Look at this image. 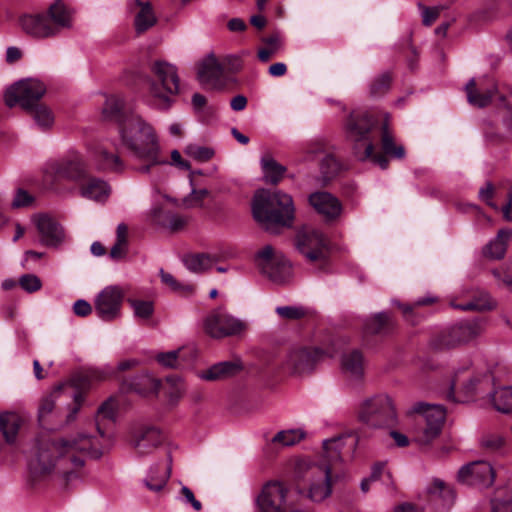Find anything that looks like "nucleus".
<instances>
[{"label":"nucleus","mask_w":512,"mask_h":512,"mask_svg":"<svg viewBox=\"0 0 512 512\" xmlns=\"http://www.w3.org/2000/svg\"><path fill=\"white\" fill-rule=\"evenodd\" d=\"M102 453L99 439L85 433L58 439L41 438L29 461V470L34 477H41L57 468L59 473L70 480L73 472L83 467L87 456L97 459Z\"/></svg>","instance_id":"nucleus-1"},{"label":"nucleus","mask_w":512,"mask_h":512,"mask_svg":"<svg viewBox=\"0 0 512 512\" xmlns=\"http://www.w3.org/2000/svg\"><path fill=\"white\" fill-rule=\"evenodd\" d=\"M356 445L351 435H339L323 441V455L319 463L305 460L297 464V475L307 489V496L313 502H322L332 494L333 487L345 481L346 473L339 467L342 461V448L346 441Z\"/></svg>","instance_id":"nucleus-2"},{"label":"nucleus","mask_w":512,"mask_h":512,"mask_svg":"<svg viewBox=\"0 0 512 512\" xmlns=\"http://www.w3.org/2000/svg\"><path fill=\"white\" fill-rule=\"evenodd\" d=\"M120 142L129 156L140 164L135 170L149 174L158 165L169 162L162 157L157 134L151 124L140 115L129 114L119 126Z\"/></svg>","instance_id":"nucleus-3"},{"label":"nucleus","mask_w":512,"mask_h":512,"mask_svg":"<svg viewBox=\"0 0 512 512\" xmlns=\"http://www.w3.org/2000/svg\"><path fill=\"white\" fill-rule=\"evenodd\" d=\"M254 219L268 232L276 233L279 227H291L295 217L292 197L281 191L258 190L253 198Z\"/></svg>","instance_id":"nucleus-4"},{"label":"nucleus","mask_w":512,"mask_h":512,"mask_svg":"<svg viewBox=\"0 0 512 512\" xmlns=\"http://www.w3.org/2000/svg\"><path fill=\"white\" fill-rule=\"evenodd\" d=\"M377 121L366 111H353L346 122L348 139L353 143V152L360 161L371 160L381 169H387L389 161L385 155L374 153L372 131Z\"/></svg>","instance_id":"nucleus-5"},{"label":"nucleus","mask_w":512,"mask_h":512,"mask_svg":"<svg viewBox=\"0 0 512 512\" xmlns=\"http://www.w3.org/2000/svg\"><path fill=\"white\" fill-rule=\"evenodd\" d=\"M150 70L153 79L150 81V95L153 105L158 109L166 110L172 104L171 96L179 92L180 79L175 65L156 60L151 63Z\"/></svg>","instance_id":"nucleus-6"},{"label":"nucleus","mask_w":512,"mask_h":512,"mask_svg":"<svg viewBox=\"0 0 512 512\" xmlns=\"http://www.w3.org/2000/svg\"><path fill=\"white\" fill-rule=\"evenodd\" d=\"M66 179L80 183L87 179V167L83 156L78 152H71L61 160H51L43 167V182L53 191H57V181Z\"/></svg>","instance_id":"nucleus-7"},{"label":"nucleus","mask_w":512,"mask_h":512,"mask_svg":"<svg viewBox=\"0 0 512 512\" xmlns=\"http://www.w3.org/2000/svg\"><path fill=\"white\" fill-rule=\"evenodd\" d=\"M359 420L369 427L382 428L396 422V408L387 394H376L365 399L359 408Z\"/></svg>","instance_id":"nucleus-8"},{"label":"nucleus","mask_w":512,"mask_h":512,"mask_svg":"<svg viewBox=\"0 0 512 512\" xmlns=\"http://www.w3.org/2000/svg\"><path fill=\"white\" fill-rule=\"evenodd\" d=\"M413 412L419 414L418 424L421 425L416 432L415 440L420 445H428L440 435L446 410L439 404L417 403L413 406Z\"/></svg>","instance_id":"nucleus-9"},{"label":"nucleus","mask_w":512,"mask_h":512,"mask_svg":"<svg viewBox=\"0 0 512 512\" xmlns=\"http://www.w3.org/2000/svg\"><path fill=\"white\" fill-rule=\"evenodd\" d=\"M255 263L261 273L276 284L285 283L291 276V264L271 245L264 246L256 253Z\"/></svg>","instance_id":"nucleus-10"},{"label":"nucleus","mask_w":512,"mask_h":512,"mask_svg":"<svg viewBox=\"0 0 512 512\" xmlns=\"http://www.w3.org/2000/svg\"><path fill=\"white\" fill-rule=\"evenodd\" d=\"M296 249L310 262L325 263L329 254V240L319 230L305 227L295 237Z\"/></svg>","instance_id":"nucleus-11"},{"label":"nucleus","mask_w":512,"mask_h":512,"mask_svg":"<svg viewBox=\"0 0 512 512\" xmlns=\"http://www.w3.org/2000/svg\"><path fill=\"white\" fill-rule=\"evenodd\" d=\"M325 355L318 347L294 346L286 354L282 367L292 375H303L313 371Z\"/></svg>","instance_id":"nucleus-12"},{"label":"nucleus","mask_w":512,"mask_h":512,"mask_svg":"<svg viewBox=\"0 0 512 512\" xmlns=\"http://www.w3.org/2000/svg\"><path fill=\"white\" fill-rule=\"evenodd\" d=\"M44 84L35 79H27L16 83L5 95L6 105L14 107L19 104L24 109H32L45 94Z\"/></svg>","instance_id":"nucleus-13"},{"label":"nucleus","mask_w":512,"mask_h":512,"mask_svg":"<svg viewBox=\"0 0 512 512\" xmlns=\"http://www.w3.org/2000/svg\"><path fill=\"white\" fill-rule=\"evenodd\" d=\"M204 329L209 336L220 339L241 334L246 329V323L224 310L217 309L206 317Z\"/></svg>","instance_id":"nucleus-14"},{"label":"nucleus","mask_w":512,"mask_h":512,"mask_svg":"<svg viewBox=\"0 0 512 512\" xmlns=\"http://www.w3.org/2000/svg\"><path fill=\"white\" fill-rule=\"evenodd\" d=\"M124 291L117 285L105 287L96 296L94 308L97 316L104 321H112L120 316Z\"/></svg>","instance_id":"nucleus-15"},{"label":"nucleus","mask_w":512,"mask_h":512,"mask_svg":"<svg viewBox=\"0 0 512 512\" xmlns=\"http://www.w3.org/2000/svg\"><path fill=\"white\" fill-rule=\"evenodd\" d=\"M288 489L279 481H269L261 489L256 498L260 512H286Z\"/></svg>","instance_id":"nucleus-16"},{"label":"nucleus","mask_w":512,"mask_h":512,"mask_svg":"<svg viewBox=\"0 0 512 512\" xmlns=\"http://www.w3.org/2000/svg\"><path fill=\"white\" fill-rule=\"evenodd\" d=\"M164 441L162 432L154 426L140 425L131 431L130 444L138 456L154 452Z\"/></svg>","instance_id":"nucleus-17"},{"label":"nucleus","mask_w":512,"mask_h":512,"mask_svg":"<svg viewBox=\"0 0 512 512\" xmlns=\"http://www.w3.org/2000/svg\"><path fill=\"white\" fill-rule=\"evenodd\" d=\"M458 481L480 488L491 486L495 479V472L490 463L475 461L460 468L457 474Z\"/></svg>","instance_id":"nucleus-18"},{"label":"nucleus","mask_w":512,"mask_h":512,"mask_svg":"<svg viewBox=\"0 0 512 512\" xmlns=\"http://www.w3.org/2000/svg\"><path fill=\"white\" fill-rule=\"evenodd\" d=\"M465 91L469 104L478 108H484L491 103L492 98L497 93V86L488 77L480 79L478 82L472 78L466 84Z\"/></svg>","instance_id":"nucleus-19"},{"label":"nucleus","mask_w":512,"mask_h":512,"mask_svg":"<svg viewBox=\"0 0 512 512\" xmlns=\"http://www.w3.org/2000/svg\"><path fill=\"white\" fill-rule=\"evenodd\" d=\"M308 202L311 207L327 221L338 219L343 210L339 199L326 191H316L310 194Z\"/></svg>","instance_id":"nucleus-20"},{"label":"nucleus","mask_w":512,"mask_h":512,"mask_svg":"<svg viewBox=\"0 0 512 512\" xmlns=\"http://www.w3.org/2000/svg\"><path fill=\"white\" fill-rule=\"evenodd\" d=\"M223 66L213 54L205 57L198 66V79L203 85L218 88L221 85Z\"/></svg>","instance_id":"nucleus-21"},{"label":"nucleus","mask_w":512,"mask_h":512,"mask_svg":"<svg viewBox=\"0 0 512 512\" xmlns=\"http://www.w3.org/2000/svg\"><path fill=\"white\" fill-rule=\"evenodd\" d=\"M22 29L32 37L47 38L56 35L47 16L43 14L24 15L20 18Z\"/></svg>","instance_id":"nucleus-22"},{"label":"nucleus","mask_w":512,"mask_h":512,"mask_svg":"<svg viewBox=\"0 0 512 512\" xmlns=\"http://www.w3.org/2000/svg\"><path fill=\"white\" fill-rule=\"evenodd\" d=\"M36 226L41 235V242L49 247H57L64 240V231L59 223L49 216L42 215L37 219Z\"/></svg>","instance_id":"nucleus-23"},{"label":"nucleus","mask_w":512,"mask_h":512,"mask_svg":"<svg viewBox=\"0 0 512 512\" xmlns=\"http://www.w3.org/2000/svg\"><path fill=\"white\" fill-rule=\"evenodd\" d=\"M482 381L483 378L473 376L467 369L457 371L452 379L451 391L448 392L447 398L455 401V390L463 392L467 398L471 397L476 393L477 386L480 385Z\"/></svg>","instance_id":"nucleus-24"},{"label":"nucleus","mask_w":512,"mask_h":512,"mask_svg":"<svg viewBox=\"0 0 512 512\" xmlns=\"http://www.w3.org/2000/svg\"><path fill=\"white\" fill-rule=\"evenodd\" d=\"M90 154L100 171L122 172L125 169L122 159L117 154L108 152L102 145H96Z\"/></svg>","instance_id":"nucleus-25"},{"label":"nucleus","mask_w":512,"mask_h":512,"mask_svg":"<svg viewBox=\"0 0 512 512\" xmlns=\"http://www.w3.org/2000/svg\"><path fill=\"white\" fill-rule=\"evenodd\" d=\"M161 381L149 373H141L123 382V388L142 396L154 395L159 392Z\"/></svg>","instance_id":"nucleus-26"},{"label":"nucleus","mask_w":512,"mask_h":512,"mask_svg":"<svg viewBox=\"0 0 512 512\" xmlns=\"http://www.w3.org/2000/svg\"><path fill=\"white\" fill-rule=\"evenodd\" d=\"M427 494L431 501L438 502L442 508H450L455 500V491L446 482L435 478L427 486Z\"/></svg>","instance_id":"nucleus-27"},{"label":"nucleus","mask_w":512,"mask_h":512,"mask_svg":"<svg viewBox=\"0 0 512 512\" xmlns=\"http://www.w3.org/2000/svg\"><path fill=\"white\" fill-rule=\"evenodd\" d=\"M168 463L166 465L153 466L149 469L146 478L143 480L144 485L151 492L158 493L162 491L171 475V457L168 455Z\"/></svg>","instance_id":"nucleus-28"},{"label":"nucleus","mask_w":512,"mask_h":512,"mask_svg":"<svg viewBox=\"0 0 512 512\" xmlns=\"http://www.w3.org/2000/svg\"><path fill=\"white\" fill-rule=\"evenodd\" d=\"M110 194L109 185L98 178L90 177L86 182L80 183V195L97 202L105 201Z\"/></svg>","instance_id":"nucleus-29"},{"label":"nucleus","mask_w":512,"mask_h":512,"mask_svg":"<svg viewBox=\"0 0 512 512\" xmlns=\"http://www.w3.org/2000/svg\"><path fill=\"white\" fill-rule=\"evenodd\" d=\"M135 3L139 8V11L135 15L134 26L136 32L141 34L156 24L157 17L150 2L135 0Z\"/></svg>","instance_id":"nucleus-30"},{"label":"nucleus","mask_w":512,"mask_h":512,"mask_svg":"<svg viewBox=\"0 0 512 512\" xmlns=\"http://www.w3.org/2000/svg\"><path fill=\"white\" fill-rule=\"evenodd\" d=\"M239 366L231 361L219 362L198 373V377L205 381H219L235 375Z\"/></svg>","instance_id":"nucleus-31"},{"label":"nucleus","mask_w":512,"mask_h":512,"mask_svg":"<svg viewBox=\"0 0 512 512\" xmlns=\"http://www.w3.org/2000/svg\"><path fill=\"white\" fill-rule=\"evenodd\" d=\"M48 19L51 26L56 29V34L63 28H70L72 26V12L65 4L56 0L48 9Z\"/></svg>","instance_id":"nucleus-32"},{"label":"nucleus","mask_w":512,"mask_h":512,"mask_svg":"<svg viewBox=\"0 0 512 512\" xmlns=\"http://www.w3.org/2000/svg\"><path fill=\"white\" fill-rule=\"evenodd\" d=\"M511 236L512 231L510 229H500L496 237L484 247V255L491 259H502L505 256Z\"/></svg>","instance_id":"nucleus-33"},{"label":"nucleus","mask_w":512,"mask_h":512,"mask_svg":"<svg viewBox=\"0 0 512 512\" xmlns=\"http://www.w3.org/2000/svg\"><path fill=\"white\" fill-rule=\"evenodd\" d=\"M363 329L366 334H387L394 329V322L390 314L380 312L366 320Z\"/></svg>","instance_id":"nucleus-34"},{"label":"nucleus","mask_w":512,"mask_h":512,"mask_svg":"<svg viewBox=\"0 0 512 512\" xmlns=\"http://www.w3.org/2000/svg\"><path fill=\"white\" fill-rule=\"evenodd\" d=\"M22 418L15 412L0 413V431L8 443H13L17 437Z\"/></svg>","instance_id":"nucleus-35"},{"label":"nucleus","mask_w":512,"mask_h":512,"mask_svg":"<svg viewBox=\"0 0 512 512\" xmlns=\"http://www.w3.org/2000/svg\"><path fill=\"white\" fill-rule=\"evenodd\" d=\"M342 369L354 378H361L364 373V359L359 350L344 353L341 359Z\"/></svg>","instance_id":"nucleus-36"},{"label":"nucleus","mask_w":512,"mask_h":512,"mask_svg":"<svg viewBox=\"0 0 512 512\" xmlns=\"http://www.w3.org/2000/svg\"><path fill=\"white\" fill-rule=\"evenodd\" d=\"M261 168L263 170L265 181L271 184H277L286 172V168L275 161V159L266 154L261 158Z\"/></svg>","instance_id":"nucleus-37"},{"label":"nucleus","mask_w":512,"mask_h":512,"mask_svg":"<svg viewBox=\"0 0 512 512\" xmlns=\"http://www.w3.org/2000/svg\"><path fill=\"white\" fill-rule=\"evenodd\" d=\"M124 101L119 96H110L106 99L102 114L106 120L115 121L121 125L123 119L129 116L123 112Z\"/></svg>","instance_id":"nucleus-38"},{"label":"nucleus","mask_w":512,"mask_h":512,"mask_svg":"<svg viewBox=\"0 0 512 512\" xmlns=\"http://www.w3.org/2000/svg\"><path fill=\"white\" fill-rule=\"evenodd\" d=\"M451 306L463 311H483L492 309L494 302L486 292H480L478 295L474 296L473 299L461 304L452 301Z\"/></svg>","instance_id":"nucleus-39"},{"label":"nucleus","mask_w":512,"mask_h":512,"mask_svg":"<svg viewBox=\"0 0 512 512\" xmlns=\"http://www.w3.org/2000/svg\"><path fill=\"white\" fill-rule=\"evenodd\" d=\"M433 349L438 351L450 350L458 347L453 325L445 327L437 333L430 341Z\"/></svg>","instance_id":"nucleus-40"},{"label":"nucleus","mask_w":512,"mask_h":512,"mask_svg":"<svg viewBox=\"0 0 512 512\" xmlns=\"http://www.w3.org/2000/svg\"><path fill=\"white\" fill-rule=\"evenodd\" d=\"M112 374L111 370L90 369L84 373L78 374L72 379L73 385L77 388H86L95 381H102Z\"/></svg>","instance_id":"nucleus-41"},{"label":"nucleus","mask_w":512,"mask_h":512,"mask_svg":"<svg viewBox=\"0 0 512 512\" xmlns=\"http://www.w3.org/2000/svg\"><path fill=\"white\" fill-rule=\"evenodd\" d=\"M381 147L385 155L397 159H402L405 156L404 147L402 145L395 144L393 135L389 131L387 124H384L382 128Z\"/></svg>","instance_id":"nucleus-42"},{"label":"nucleus","mask_w":512,"mask_h":512,"mask_svg":"<svg viewBox=\"0 0 512 512\" xmlns=\"http://www.w3.org/2000/svg\"><path fill=\"white\" fill-rule=\"evenodd\" d=\"M457 324L462 332V335L466 343H469L477 339L485 331L484 321L478 318L460 321Z\"/></svg>","instance_id":"nucleus-43"},{"label":"nucleus","mask_w":512,"mask_h":512,"mask_svg":"<svg viewBox=\"0 0 512 512\" xmlns=\"http://www.w3.org/2000/svg\"><path fill=\"white\" fill-rule=\"evenodd\" d=\"M214 261V258L207 254H191L183 259L185 267L194 273H202L210 269Z\"/></svg>","instance_id":"nucleus-44"},{"label":"nucleus","mask_w":512,"mask_h":512,"mask_svg":"<svg viewBox=\"0 0 512 512\" xmlns=\"http://www.w3.org/2000/svg\"><path fill=\"white\" fill-rule=\"evenodd\" d=\"M494 407L502 413L512 412V387H501L492 395Z\"/></svg>","instance_id":"nucleus-45"},{"label":"nucleus","mask_w":512,"mask_h":512,"mask_svg":"<svg viewBox=\"0 0 512 512\" xmlns=\"http://www.w3.org/2000/svg\"><path fill=\"white\" fill-rule=\"evenodd\" d=\"M305 437V432L301 429H290L279 431L273 438L272 442L282 446H292Z\"/></svg>","instance_id":"nucleus-46"},{"label":"nucleus","mask_w":512,"mask_h":512,"mask_svg":"<svg viewBox=\"0 0 512 512\" xmlns=\"http://www.w3.org/2000/svg\"><path fill=\"white\" fill-rule=\"evenodd\" d=\"M29 110L34 121L41 130L49 129L52 126L54 118L51 111L47 107L36 104L32 109Z\"/></svg>","instance_id":"nucleus-47"},{"label":"nucleus","mask_w":512,"mask_h":512,"mask_svg":"<svg viewBox=\"0 0 512 512\" xmlns=\"http://www.w3.org/2000/svg\"><path fill=\"white\" fill-rule=\"evenodd\" d=\"M159 274L162 283L173 292L190 294L194 291L193 285L179 282L172 274L165 272L163 269H160Z\"/></svg>","instance_id":"nucleus-48"},{"label":"nucleus","mask_w":512,"mask_h":512,"mask_svg":"<svg viewBox=\"0 0 512 512\" xmlns=\"http://www.w3.org/2000/svg\"><path fill=\"white\" fill-rule=\"evenodd\" d=\"M62 388L63 386H58L52 393L42 398L38 408V415L40 419L45 418L54 410L56 400L60 395Z\"/></svg>","instance_id":"nucleus-49"},{"label":"nucleus","mask_w":512,"mask_h":512,"mask_svg":"<svg viewBox=\"0 0 512 512\" xmlns=\"http://www.w3.org/2000/svg\"><path fill=\"white\" fill-rule=\"evenodd\" d=\"M320 170L325 179H331L339 172L340 163L333 155L326 154L321 159Z\"/></svg>","instance_id":"nucleus-50"},{"label":"nucleus","mask_w":512,"mask_h":512,"mask_svg":"<svg viewBox=\"0 0 512 512\" xmlns=\"http://www.w3.org/2000/svg\"><path fill=\"white\" fill-rule=\"evenodd\" d=\"M166 381L170 385L167 392L169 400L175 403L185 394L186 386L182 379L177 376H169Z\"/></svg>","instance_id":"nucleus-51"},{"label":"nucleus","mask_w":512,"mask_h":512,"mask_svg":"<svg viewBox=\"0 0 512 512\" xmlns=\"http://www.w3.org/2000/svg\"><path fill=\"white\" fill-rule=\"evenodd\" d=\"M128 302L133 309L134 315L138 318L148 319L154 312V306L151 301L129 299Z\"/></svg>","instance_id":"nucleus-52"},{"label":"nucleus","mask_w":512,"mask_h":512,"mask_svg":"<svg viewBox=\"0 0 512 512\" xmlns=\"http://www.w3.org/2000/svg\"><path fill=\"white\" fill-rule=\"evenodd\" d=\"M209 196L207 189L191 190V193L184 198L183 203L186 208H198L203 206V201Z\"/></svg>","instance_id":"nucleus-53"},{"label":"nucleus","mask_w":512,"mask_h":512,"mask_svg":"<svg viewBox=\"0 0 512 512\" xmlns=\"http://www.w3.org/2000/svg\"><path fill=\"white\" fill-rule=\"evenodd\" d=\"M391 75L389 73H383L373 80L370 85V92L373 96H380L386 93L391 85Z\"/></svg>","instance_id":"nucleus-54"},{"label":"nucleus","mask_w":512,"mask_h":512,"mask_svg":"<svg viewBox=\"0 0 512 512\" xmlns=\"http://www.w3.org/2000/svg\"><path fill=\"white\" fill-rule=\"evenodd\" d=\"M185 153L194 158L197 161H207L214 155V151L211 148L190 144L185 148Z\"/></svg>","instance_id":"nucleus-55"},{"label":"nucleus","mask_w":512,"mask_h":512,"mask_svg":"<svg viewBox=\"0 0 512 512\" xmlns=\"http://www.w3.org/2000/svg\"><path fill=\"white\" fill-rule=\"evenodd\" d=\"M504 446V439L499 434H486L481 439V447L487 452H496Z\"/></svg>","instance_id":"nucleus-56"},{"label":"nucleus","mask_w":512,"mask_h":512,"mask_svg":"<svg viewBox=\"0 0 512 512\" xmlns=\"http://www.w3.org/2000/svg\"><path fill=\"white\" fill-rule=\"evenodd\" d=\"M275 311L281 318L287 320H298L306 314L304 308L297 306H279Z\"/></svg>","instance_id":"nucleus-57"},{"label":"nucleus","mask_w":512,"mask_h":512,"mask_svg":"<svg viewBox=\"0 0 512 512\" xmlns=\"http://www.w3.org/2000/svg\"><path fill=\"white\" fill-rule=\"evenodd\" d=\"M180 352L181 350H173L165 353H160L157 355L156 359L164 367L175 368L178 367L179 365L178 359Z\"/></svg>","instance_id":"nucleus-58"},{"label":"nucleus","mask_w":512,"mask_h":512,"mask_svg":"<svg viewBox=\"0 0 512 512\" xmlns=\"http://www.w3.org/2000/svg\"><path fill=\"white\" fill-rule=\"evenodd\" d=\"M178 499L185 505L190 504L192 508L197 512L201 511L202 509L201 502L195 498L193 491L187 486H182Z\"/></svg>","instance_id":"nucleus-59"},{"label":"nucleus","mask_w":512,"mask_h":512,"mask_svg":"<svg viewBox=\"0 0 512 512\" xmlns=\"http://www.w3.org/2000/svg\"><path fill=\"white\" fill-rule=\"evenodd\" d=\"M34 198L24 189H17L15 196L11 202V207L14 209L29 206Z\"/></svg>","instance_id":"nucleus-60"},{"label":"nucleus","mask_w":512,"mask_h":512,"mask_svg":"<svg viewBox=\"0 0 512 512\" xmlns=\"http://www.w3.org/2000/svg\"><path fill=\"white\" fill-rule=\"evenodd\" d=\"M20 286L27 292H35L41 288L40 279L33 274H25L19 280Z\"/></svg>","instance_id":"nucleus-61"},{"label":"nucleus","mask_w":512,"mask_h":512,"mask_svg":"<svg viewBox=\"0 0 512 512\" xmlns=\"http://www.w3.org/2000/svg\"><path fill=\"white\" fill-rule=\"evenodd\" d=\"M419 8L422 10V21L426 26H430L439 16L440 8L439 7H425L422 4H419Z\"/></svg>","instance_id":"nucleus-62"},{"label":"nucleus","mask_w":512,"mask_h":512,"mask_svg":"<svg viewBox=\"0 0 512 512\" xmlns=\"http://www.w3.org/2000/svg\"><path fill=\"white\" fill-rule=\"evenodd\" d=\"M495 188L492 183L487 182L484 187L479 190V198L486 202L490 207L495 210H498L497 204L492 202V198L494 196Z\"/></svg>","instance_id":"nucleus-63"},{"label":"nucleus","mask_w":512,"mask_h":512,"mask_svg":"<svg viewBox=\"0 0 512 512\" xmlns=\"http://www.w3.org/2000/svg\"><path fill=\"white\" fill-rule=\"evenodd\" d=\"M492 512H512V499H493Z\"/></svg>","instance_id":"nucleus-64"}]
</instances>
